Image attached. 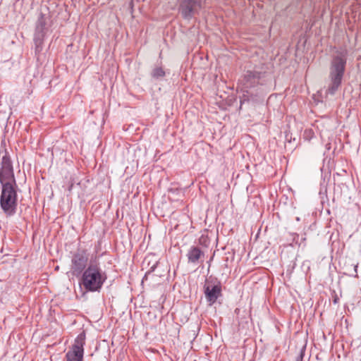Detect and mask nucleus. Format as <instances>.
I'll list each match as a JSON object with an SVG mask.
<instances>
[{
	"label": "nucleus",
	"instance_id": "obj_1",
	"mask_svg": "<svg viewBox=\"0 0 361 361\" xmlns=\"http://www.w3.org/2000/svg\"><path fill=\"white\" fill-rule=\"evenodd\" d=\"M106 279V276L102 271L99 264L91 262L88 267L83 271L82 283L85 290L95 292L101 289Z\"/></svg>",
	"mask_w": 361,
	"mask_h": 361
},
{
	"label": "nucleus",
	"instance_id": "obj_2",
	"mask_svg": "<svg viewBox=\"0 0 361 361\" xmlns=\"http://www.w3.org/2000/svg\"><path fill=\"white\" fill-rule=\"evenodd\" d=\"M17 185L6 184L2 186L0 207L7 216H13L17 209Z\"/></svg>",
	"mask_w": 361,
	"mask_h": 361
},
{
	"label": "nucleus",
	"instance_id": "obj_3",
	"mask_svg": "<svg viewBox=\"0 0 361 361\" xmlns=\"http://www.w3.org/2000/svg\"><path fill=\"white\" fill-rule=\"evenodd\" d=\"M0 183L1 186L6 184L11 185H16L12 162L10 157L6 154L2 157L1 163Z\"/></svg>",
	"mask_w": 361,
	"mask_h": 361
},
{
	"label": "nucleus",
	"instance_id": "obj_4",
	"mask_svg": "<svg viewBox=\"0 0 361 361\" xmlns=\"http://www.w3.org/2000/svg\"><path fill=\"white\" fill-rule=\"evenodd\" d=\"M202 7V0H182L179 12L185 19H191Z\"/></svg>",
	"mask_w": 361,
	"mask_h": 361
},
{
	"label": "nucleus",
	"instance_id": "obj_5",
	"mask_svg": "<svg viewBox=\"0 0 361 361\" xmlns=\"http://www.w3.org/2000/svg\"><path fill=\"white\" fill-rule=\"evenodd\" d=\"M88 254L85 250H78L71 259V270L74 274H81L87 266Z\"/></svg>",
	"mask_w": 361,
	"mask_h": 361
},
{
	"label": "nucleus",
	"instance_id": "obj_6",
	"mask_svg": "<svg viewBox=\"0 0 361 361\" xmlns=\"http://www.w3.org/2000/svg\"><path fill=\"white\" fill-rule=\"evenodd\" d=\"M345 69H334L330 73V83L326 94L334 95L341 86Z\"/></svg>",
	"mask_w": 361,
	"mask_h": 361
},
{
	"label": "nucleus",
	"instance_id": "obj_7",
	"mask_svg": "<svg viewBox=\"0 0 361 361\" xmlns=\"http://www.w3.org/2000/svg\"><path fill=\"white\" fill-rule=\"evenodd\" d=\"M221 287L220 284L211 285L207 283L204 286V294L206 299L210 305L214 303L221 295Z\"/></svg>",
	"mask_w": 361,
	"mask_h": 361
},
{
	"label": "nucleus",
	"instance_id": "obj_8",
	"mask_svg": "<svg viewBox=\"0 0 361 361\" xmlns=\"http://www.w3.org/2000/svg\"><path fill=\"white\" fill-rule=\"evenodd\" d=\"M259 82V77L255 71H247L243 79L239 80L244 88H249L255 86Z\"/></svg>",
	"mask_w": 361,
	"mask_h": 361
},
{
	"label": "nucleus",
	"instance_id": "obj_9",
	"mask_svg": "<svg viewBox=\"0 0 361 361\" xmlns=\"http://www.w3.org/2000/svg\"><path fill=\"white\" fill-rule=\"evenodd\" d=\"M187 257L189 263L197 264L204 257V253L198 247H191L187 253Z\"/></svg>",
	"mask_w": 361,
	"mask_h": 361
},
{
	"label": "nucleus",
	"instance_id": "obj_10",
	"mask_svg": "<svg viewBox=\"0 0 361 361\" xmlns=\"http://www.w3.org/2000/svg\"><path fill=\"white\" fill-rule=\"evenodd\" d=\"M85 343V332L80 333L75 338L74 344L73 345L72 350L76 351H81L84 353L83 346Z\"/></svg>",
	"mask_w": 361,
	"mask_h": 361
},
{
	"label": "nucleus",
	"instance_id": "obj_11",
	"mask_svg": "<svg viewBox=\"0 0 361 361\" xmlns=\"http://www.w3.org/2000/svg\"><path fill=\"white\" fill-rule=\"evenodd\" d=\"M345 65V55L343 52H338L334 56L332 66L333 68H344Z\"/></svg>",
	"mask_w": 361,
	"mask_h": 361
},
{
	"label": "nucleus",
	"instance_id": "obj_12",
	"mask_svg": "<svg viewBox=\"0 0 361 361\" xmlns=\"http://www.w3.org/2000/svg\"><path fill=\"white\" fill-rule=\"evenodd\" d=\"M66 361H82L83 353L81 351L69 350L66 355Z\"/></svg>",
	"mask_w": 361,
	"mask_h": 361
},
{
	"label": "nucleus",
	"instance_id": "obj_13",
	"mask_svg": "<svg viewBox=\"0 0 361 361\" xmlns=\"http://www.w3.org/2000/svg\"><path fill=\"white\" fill-rule=\"evenodd\" d=\"M152 75L155 78L163 77L165 75V72L164 69H154Z\"/></svg>",
	"mask_w": 361,
	"mask_h": 361
},
{
	"label": "nucleus",
	"instance_id": "obj_14",
	"mask_svg": "<svg viewBox=\"0 0 361 361\" xmlns=\"http://www.w3.org/2000/svg\"><path fill=\"white\" fill-rule=\"evenodd\" d=\"M157 264H158V262H155V263L152 266V267L150 268V269L148 271V272H147V273H150V272L154 271V269H155V268H156V267H157Z\"/></svg>",
	"mask_w": 361,
	"mask_h": 361
},
{
	"label": "nucleus",
	"instance_id": "obj_15",
	"mask_svg": "<svg viewBox=\"0 0 361 361\" xmlns=\"http://www.w3.org/2000/svg\"><path fill=\"white\" fill-rule=\"evenodd\" d=\"M303 360V355L301 353L298 357H297L295 361H302Z\"/></svg>",
	"mask_w": 361,
	"mask_h": 361
}]
</instances>
